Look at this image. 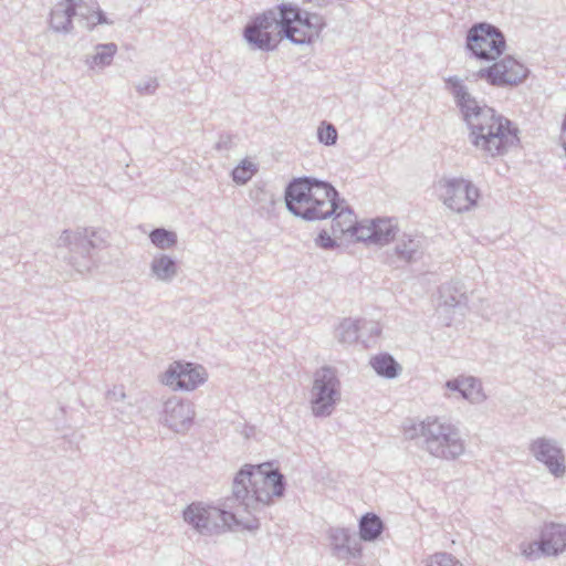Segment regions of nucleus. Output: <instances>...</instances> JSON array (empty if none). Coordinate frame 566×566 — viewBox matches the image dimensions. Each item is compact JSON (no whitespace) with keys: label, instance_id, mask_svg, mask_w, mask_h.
Instances as JSON below:
<instances>
[{"label":"nucleus","instance_id":"nucleus-1","mask_svg":"<svg viewBox=\"0 0 566 566\" xmlns=\"http://www.w3.org/2000/svg\"><path fill=\"white\" fill-rule=\"evenodd\" d=\"M338 191L327 181L314 177L292 179L285 189V205L295 217L306 221L333 217V234L350 232L357 241L375 244L370 220L357 222L352 208L344 205Z\"/></svg>","mask_w":566,"mask_h":566},{"label":"nucleus","instance_id":"nucleus-2","mask_svg":"<svg viewBox=\"0 0 566 566\" xmlns=\"http://www.w3.org/2000/svg\"><path fill=\"white\" fill-rule=\"evenodd\" d=\"M444 83L469 128V142L482 157H501L518 145V128L494 108L479 102L459 76H449Z\"/></svg>","mask_w":566,"mask_h":566},{"label":"nucleus","instance_id":"nucleus-3","mask_svg":"<svg viewBox=\"0 0 566 566\" xmlns=\"http://www.w3.org/2000/svg\"><path fill=\"white\" fill-rule=\"evenodd\" d=\"M325 25L322 15L283 3L251 19L243 29V38L252 50L270 52L283 38L293 44H311Z\"/></svg>","mask_w":566,"mask_h":566},{"label":"nucleus","instance_id":"nucleus-4","mask_svg":"<svg viewBox=\"0 0 566 566\" xmlns=\"http://www.w3.org/2000/svg\"><path fill=\"white\" fill-rule=\"evenodd\" d=\"M284 492L285 479L277 469H272L270 463L245 464L233 478L226 506L238 509L241 516L253 514L271 504L273 497H282Z\"/></svg>","mask_w":566,"mask_h":566},{"label":"nucleus","instance_id":"nucleus-5","mask_svg":"<svg viewBox=\"0 0 566 566\" xmlns=\"http://www.w3.org/2000/svg\"><path fill=\"white\" fill-rule=\"evenodd\" d=\"M405 436L430 455L446 461H454L465 452V442L460 429L449 420L427 417L418 423L405 428Z\"/></svg>","mask_w":566,"mask_h":566},{"label":"nucleus","instance_id":"nucleus-6","mask_svg":"<svg viewBox=\"0 0 566 566\" xmlns=\"http://www.w3.org/2000/svg\"><path fill=\"white\" fill-rule=\"evenodd\" d=\"M56 245L57 254L77 273L84 274L96 265L94 251L106 247V231L88 228L64 230Z\"/></svg>","mask_w":566,"mask_h":566},{"label":"nucleus","instance_id":"nucleus-7","mask_svg":"<svg viewBox=\"0 0 566 566\" xmlns=\"http://www.w3.org/2000/svg\"><path fill=\"white\" fill-rule=\"evenodd\" d=\"M182 515L185 522L205 536L222 534L233 525L243 523V516L238 509L227 507L226 500L222 507L193 502L184 510Z\"/></svg>","mask_w":566,"mask_h":566},{"label":"nucleus","instance_id":"nucleus-8","mask_svg":"<svg viewBox=\"0 0 566 566\" xmlns=\"http://www.w3.org/2000/svg\"><path fill=\"white\" fill-rule=\"evenodd\" d=\"M342 398L340 380L335 368L323 366L313 375L310 390L311 411L316 418L329 417Z\"/></svg>","mask_w":566,"mask_h":566},{"label":"nucleus","instance_id":"nucleus-9","mask_svg":"<svg viewBox=\"0 0 566 566\" xmlns=\"http://www.w3.org/2000/svg\"><path fill=\"white\" fill-rule=\"evenodd\" d=\"M505 44L502 31L486 22L473 24L467 34V50L481 61H496L504 52Z\"/></svg>","mask_w":566,"mask_h":566},{"label":"nucleus","instance_id":"nucleus-10","mask_svg":"<svg viewBox=\"0 0 566 566\" xmlns=\"http://www.w3.org/2000/svg\"><path fill=\"white\" fill-rule=\"evenodd\" d=\"M439 198L452 211L464 212L475 207L479 189L463 178H441L437 184Z\"/></svg>","mask_w":566,"mask_h":566},{"label":"nucleus","instance_id":"nucleus-11","mask_svg":"<svg viewBox=\"0 0 566 566\" xmlns=\"http://www.w3.org/2000/svg\"><path fill=\"white\" fill-rule=\"evenodd\" d=\"M527 75L528 69L511 55L476 72L479 78H483L489 84L500 87L518 85L526 80Z\"/></svg>","mask_w":566,"mask_h":566},{"label":"nucleus","instance_id":"nucleus-12","mask_svg":"<svg viewBox=\"0 0 566 566\" xmlns=\"http://www.w3.org/2000/svg\"><path fill=\"white\" fill-rule=\"evenodd\" d=\"M160 380L172 390H195L207 380V371L200 365L175 361L161 375Z\"/></svg>","mask_w":566,"mask_h":566},{"label":"nucleus","instance_id":"nucleus-13","mask_svg":"<svg viewBox=\"0 0 566 566\" xmlns=\"http://www.w3.org/2000/svg\"><path fill=\"white\" fill-rule=\"evenodd\" d=\"M530 452L555 478H562L566 472L565 455L557 441L541 437L530 443Z\"/></svg>","mask_w":566,"mask_h":566},{"label":"nucleus","instance_id":"nucleus-14","mask_svg":"<svg viewBox=\"0 0 566 566\" xmlns=\"http://www.w3.org/2000/svg\"><path fill=\"white\" fill-rule=\"evenodd\" d=\"M192 402L172 397L164 403L163 419L165 424L177 433L187 432L195 419Z\"/></svg>","mask_w":566,"mask_h":566},{"label":"nucleus","instance_id":"nucleus-15","mask_svg":"<svg viewBox=\"0 0 566 566\" xmlns=\"http://www.w3.org/2000/svg\"><path fill=\"white\" fill-rule=\"evenodd\" d=\"M328 541L333 556L339 559L356 558L360 555L359 538L348 528L331 527L328 530Z\"/></svg>","mask_w":566,"mask_h":566},{"label":"nucleus","instance_id":"nucleus-16","mask_svg":"<svg viewBox=\"0 0 566 566\" xmlns=\"http://www.w3.org/2000/svg\"><path fill=\"white\" fill-rule=\"evenodd\" d=\"M539 537L542 539L543 556H557L566 551V524L544 523Z\"/></svg>","mask_w":566,"mask_h":566},{"label":"nucleus","instance_id":"nucleus-17","mask_svg":"<svg viewBox=\"0 0 566 566\" xmlns=\"http://www.w3.org/2000/svg\"><path fill=\"white\" fill-rule=\"evenodd\" d=\"M77 15L75 0L57 2L50 13V29L56 33H70L73 30V18Z\"/></svg>","mask_w":566,"mask_h":566},{"label":"nucleus","instance_id":"nucleus-18","mask_svg":"<svg viewBox=\"0 0 566 566\" xmlns=\"http://www.w3.org/2000/svg\"><path fill=\"white\" fill-rule=\"evenodd\" d=\"M149 270L151 276H154L157 281L163 283H171L178 275L179 266L172 256L158 253L154 255Z\"/></svg>","mask_w":566,"mask_h":566},{"label":"nucleus","instance_id":"nucleus-19","mask_svg":"<svg viewBox=\"0 0 566 566\" xmlns=\"http://www.w3.org/2000/svg\"><path fill=\"white\" fill-rule=\"evenodd\" d=\"M459 282L442 285L440 289V304L444 308H462L467 306L468 296Z\"/></svg>","mask_w":566,"mask_h":566},{"label":"nucleus","instance_id":"nucleus-20","mask_svg":"<svg viewBox=\"0 0 566 566\" xmlns=\"http://www.w3.org/2000/svg\"><path fill=\"white\" fill-rule=\"evenodd\" d=\"M251 201L258 207V212L261 216L271 214L276 205L275 195L268 190L264 185L255 184L249 191Z\"/></svg>","mask_w":566,"mask_h":566},{"label":"nucleus","instance_id":"nucleus-21","mask_svg":"<svg viewBox=\"0 0 566 566\" xmlns=\"http://www.w3.org/2000/svg\"><path fill=\"white\" fill-rule=\"evenodd\" d=\"M369 364L378 376L387 379L397 378L402 370L401 366L388 353H381L371 357Z\"/></svg>","mask_w":566,"mask_h":566},{"label":"nucleus","instance_id":"nucleus-22","mask_svg":"<svg viewBox=\"0 0 566 566\" xmlns=\"http://www.w3.org/2000/svg\"><path fill=\"white\" fill-rule=\"evenodd\" d=\"M394 254L401 262H415L421 256L420 241L410 235H405L396 243Z\"/></svg>","mask_w":566,"mask_h":566},{"label":"nucleus","instance_id":"nucleus-23","mask_svg":"<svg viewBox=\"0 0 566 566\" xmlns=\"http://www.w3.org/2000/svg\"><path fill=\"white\" fill-rule=\"evenodd\" d=\"M384 530L381 518L374 513H366L359 521V541L373 542L377 539Z\"/></svg>","mask_w":566,"mask_h":566},{"label":"nucleus","instance_id":"nucleus-24","mask_svg":"<svg viewBox=\"0 0 566 566\" xmlns=\"http://www.w3.org/2000/svg\"><path fill=\"white\" fill-rule=\"evenodd\" d=\"M335 337L342 344H354L359 338L363 339L360 319H343L335 331Z\"/></svg>","mask_w":566,"mask_h":566},{"label":"nucleus","instance_id":"nucleus-25","mask_svg":"<svg viewBox=\"0 0 566 566\" xmlns=\"http://www.w3.org/2000/svg\"><path fill=\"white\" fill-rule=\"evenodd\" d=\"M371 224L374 226L373 231L374 234V242L377 245H384L389 243L391 240L395 239L397 233V224L394 222L392 219L384 218V219H376L370 220Z\"/></svg>","mask_w":566,"mask_h":566},{"label":"nucleus","instance_id":"nucleus-26","mask_svg":"<svg viewBox=\"0 0 566 566\" xmlns=\"http://www.w3.org/2000/svg\"><path fill=\"white\" fill-rule=\"evenodd\" d=\"M94 50L95 53L86 60V63L91 69L95 66L103 69L112 64L117 45L115 43L96 44Z\"/></svg>","mask_w":566,"mask_h":566},{"label":"nucleus","instance_id":"nucleus-27","mask_svg":"<svg viewBox=\"0 0 566 566\" xmlns=\"http://www.w3.org/2000/svg\"><path fill=\"white\" fill-rule=\"evenodd\" d=\"M78 18L84 21V27L92 31L98 24H113L114 21L108 19L106 13L99 8L86 9L80 8Z\"/></svg>","mask_w":566,"mask_h":566},{"label":"nucleus","instance_id":"nucleus-28","mask_svg":"<svg viewBox=\"0 0 566 566\" xmlns=\"http://www.w3.org/2000/svg\"><path fill=\"white\" fill-rule=\"evenodd\" d=\"M150 242L160 250L174 248L178 242L177 233L165 228H156L149 233Z\"/></svg>","mask_w":566,"mask_h":566},{"label":"nucleus","instance_id":"nucleus-29","mask_svg":"<svg viewBox=\"0 0 566 566\" xmlns=\"http://www.w3.org/2000/svg\"><path fill=\"white\" fill-rule=\"evenodd\" d=\"M462 398L469 400L472 403H480L486 399L479 379L472 376L465 377V386L463 388Z\"/></svg>","mask_w":566,"mask_h":566},{"label":"nucleus","instance_id":"nucleus-30","mask_svg":"<svg viewBox=\"0 0 566 566\" xmlns=\"http://www.w3.org/2000/svg\"><path fill=\"white\" fill-rule=\"evenodd\" d=\"M338 137V133L336 127L326 122L323 120L318 128H317V139L319 143L326 145V146H333L336 144Z\"/></svg>","mask_w":566,"mask_h":566},{"label":"nucleus","instance_id":"nucleus-31","mask_svg":"<svg viewBox=\"0 0 566 566\" xmlns=\"http://www.w3.org/2000/svg\"><path fill=\"white\" fill-rule=\"evenodd\" d=\"M426 566H462L451 554L440 552L431 555L426 560Z\"/></svg>","mask_w":566,"mask_h":566},{"label":"nucleus","instance_id":"nucleus-32","mask_svg":"<svg viewBox=\"0 0 566 566\" xmlns=\"http://www.w3.org/2000/svg\"><path fill=\"white\" fill-rule=\"evenodd\" d=\"M255 167L251 163H243L242 165H239L235 167L232 171V178L238 184H245L248 182L252 176L255 172Z\"/></svg>","mask_w":566,"mask_h":566},{"label":"nucleus","instance_id":"nucleus-33","mask_svg":"<svg viewBox=\"0 0 566 566\" xmlns=\"http://www.w3.org/2000/svg\"><path fill=\"white\" fill-rule=\"evenodd\" d=\"M360 329L363 334V342H367L371 337H377L381 333V327L378 322L360 319Z\"/></svg>","mask_w":566,"mask_h":566},{"label":"nucleus","instance_id":"nucleus-34","mask_svg":"<svg viewBox=\"0 0 566 566\" xmlns=\"http://www.w3.org/2000/svg\"><path fill=\"white\" fill-rule=\"evenodd\" d=\"M522 554L528 559H536L543 555L542 539L522 544Z\"/></svg>","mask_w":566,"mask_h":566},{"label":"nucleus","instance_id":"nucleus-35","mask_svg":"<svg viewBox=\"0 0 566 566\" xmlns=\"http://www.w3.org/2000/svg\"><path fill=\"white\" fill-rule=\"evenodd\" d=\"M158 85L159 84H158L157 78L149 77V78H147L145 81H140L136 85V90L142 95H153L156 92Z\"/></svg>","mask_w":566,"mask_h":566},{"label":"nucleus","instance_id":"nucleus-36","mask_svg":"<svg viewBox=\"0 0 566 566\" xmlns=\"http://www.w3.org/2000/svg\"><path fill=\"white\" fill-rule=\"evenodd\" d=\"M315 242L324 250H331L337 247V242L326 231H321L315 239Z\"/></svg>","mask_w":566,"mask_h":566},{"label":"nucleus","instance_id":"nucleus-37","mask_svg":"<svg viewBox=\"0 0 566 566\" xmlns=\"http://www.w3.org/2000/svg\"><path fill=\"white\" fill-rule=\"evenodd\" d=\"M126 398V394L123 386H114L112 389L107 390L106 399L112 403H118L124 401Z\"/></svg>","mask_w":566,"mask_h":566},{"label":"nucleus","instance_id":"nucleus-38","mask_svg":"<svg viewBox=\"0 0 566 566\" xmlns=\"http://www.w3.org/2000/svg\"><path fill=\"white\" fill-rule=\"evenodd\" d=\"M465 377L467 376H460L454 379H450L446 382V388L451 391H457L462 396L463 388L465 386Z\"/></svg>","mask_w":566,"mask_h":566},{"label":"nucleus","instance_id":"nucleus-39","mask_svg":"<svg viewBox=\"0 0 566 566\" xmlns=\"http://www.w3.org/2000/svg\"><path fill=\"white\" fill-rule=\"evenodd\" d=\"M234 146L233 137L231 135H221L216 144L218 150H230Z\"/></svg>","mask_w":566,"mask_h":566},{"label":"nucleus","instance_id":"nucleus-40","mask_svg":"<svg viewBox=\"0 0 566 566\" xmlns=\"http://www.w3.org/2000/svg\"><path fill=\"white\" fill-rule=\"evenodd\" d=\"M560 139H566V115H565V118H564V122H563V132H562V136H560Z\"/></svg>","mask_w":566,"mask_h":566},{"label":"nucleus","instance_id":"nucleus-41","mask_svg":"<svg viewBox=\"0 0 566 566\" xmlns=\"http://www.w3.org/2000/svg\"><path fill=\"white\" fill-rule=\"evenodd\" d=\"M311 2H314L317 6H322L324 3L331 2V0H310Z\"/></svg>","mask_w":566,"mask_h":566},{"label":"nucleus","instance_id":"nucleus-42","mask_svg":"<svg viewBox=\"0 0 566 566\" xmlns=\"http://www.w3.org/2000/svg\"><path fill=\"white\" fill-rule=\"evenodd\" d=\"M252 431H253L252 428H245L244 436L248 438L250 436V432H252Z\"/></svg>","mask_w":566,"mask_h":566},{"label":"nucleus","instance_id":"nucleus-43","mask_svg":"<svg viewBox=\"0 0 566 566\" xmlns=\"http://www.w3.org/2000/svg\"><path fill=\"white\" fill-rule=\"evenodd\" d=\"M342 222H343V224H347L346 218H342Z\"/></svg>","mask_w":566,"mask_h":566}]
</instances>
